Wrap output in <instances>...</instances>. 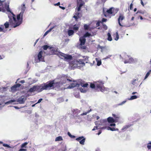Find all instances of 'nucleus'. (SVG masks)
Segmentation results:
<instances>
[{
	"mask_svg": "<svg viewBox=\"0 0 151 151\" xmlns=\"http://www.w3.org/2000/svg\"><path fill=\"white\" fill-rule=\"evenodd\" d=\"M82 2V0H77L78 4H79V3Z\"/></svg>",
	"mask_w": 151,
	"mask_h": 151,
	"instance_id": "6e6d98bb",
	"label": "nucleus"
},
{
	"mask_svg": "<svg viewBox=\"0 0 151 151\" xmlns=\"http://www.w3.org/2000/svg\"><path fill=\"white\" fill-rule=\"evenodd\" d=\"M132 6H133V4L132 3H131L130 5V9L131 10H132Z\"/></svg>",
	"mask_w": 151,
	"mask_h": 151,
	"instance_id": "13d9d810",
	"label": "nucleus"
},
{
	"mask_svg": "<svg viewBox=\"0 0 151 151\" xmlns=\"http://www.w3.org/2000/svg\"><path fill=\"white\" fill-rule=\"evenodd\" d=\"M80 41V45H84L85 44L86 40L83 37H81L79 39Z\"/></svg>",
	"mask_w": 151,
	"mask_h": 151,
	"instance_id": "2eb2a0df",
	"label": "nucleus"
},
{
	"mask_svg": "<svg viewBox=\"0 0 151 151\" xmlns=\"http://www.w3.org/2000/svg\"><path fill=\"white\" fill-rule=\"evenodd\" d=\"M141 4H142V5L143 6H144V4L142 1V0H141Z\"/></svg>",
	"mask_w": 151,
	"mask_h": 151,
	"instance_id": "680f3d73",
	"label": "nucleus"
},
{
	"mask_svg": "<svg viewBox=\"0 0 151 151\" xmlns=\"http://www.w3.org/2000/svg\"><path fill=\"white\" fill-rule=\"evenodd\" d=\"M101 131H100L97 134L98 135H99L101 133Z\"/></svg>",
	"mask_w": 151,
	"mask_h": 151,
	"instance_id": "e2e57ef3",
	"label": "nucleus"
},
{
	"mask_svg": "<svg viewBox=\"0 0 151 151\" xmlns=\"http://www.w3.org/2000/svg\"><path fill=\"white\" fill-rule=\"evenodd\" d=\"M81 7H80V6H78V7L77 8V10L78 11H80V9H81Z\"/></svg>",
	"mask_w": 151,
	"mask_h": 151,
	"instance_id": "5fc2aeb1",
	"label": "nucleus"
},
{
	"mask_svg": "<svg viewBox=\"0 0 151 151\" xmlns=\"http://www.w3.org/2000/svg\"><path fill=\"white\" fill-rule=\"evenodd\" d=\"M74 31L72 30H69L68 31V35L69 36H71L74 34Z\"/></svg>",
	"mask_w": 151,
	"mask_h": 151,
	"instance_id": "4be33fe9",
	"label": "nucleus"
},
{
	"mask_svg": "<svg viewBox=\"0 0 151 151\" xmlns=\"http://www.w3.org/2000/svg\"><path fill=\"white\" fill-rule=\"evenodd\" d=\"M20 86H21V85L19 83L17 84L14 85V86H13L11 88V91H15L16 90V88H17L19 87H20Z\"/></svg>",
	"mask_w": 151,
	"mask_h": 151,
	"instance_id": "f8f14e48",
	"label": "nucleus"
},
{
	"mask_svg": "<svg viewBox=\"0 0 151 151\" xmlns=\"http://www.w3.org/2000/svg\"><path fill=\"white\" fill-rule=\"evenodd\" d=\"M68 134L69 137L72 138H75V136L71 135L70 133L69 132H68Z\"/></svg>",
	"mask_w": 151,
	"mask_h": 151,
	"instance_id": "e433bc0d",
	"label": "nucleus"
},
{
	"mask_svg": "<svg viewBox=\"0 0 151 151\" xmlns=\"http://www.w3.org/2000/svg\"><path fill=\"white\" fill-rule=\"evenodd\" d=\"M83 137H84L83 136L79 137L78 138H76V140H77L78 141H81L83 138Z\"/></svg>",
	"mask_w": 151,
	"mask_h": 151,
	"instance_id": "f704fd0d",
	"label": "nucleus"
},
{
	"mask_svg": "<svg viewBox=\"0 0 151 151\" xmlns=\"http://www.w3.org/2000/svg\"><path fill=\"white\" fill-rule=\"evenodd\" d=\"M60 7L63 9H65V8L64 7H61L60 6Z\"/></svg>",
	"mask_w": 151,
	"mask_h": 151,
	"instance_id": "69168bd1",
	"label": "nucleus"
},
{
	"mask_svg": "<svg viewBox=\"0 0 151 151\" xmlns=\"http://www.w3.org/2000/svg\"><path fill=\"white\" fill-rule=\"evenodd\" d=\"M119 39V35L118 34V33L116 32V37L115 39V40L116 41H117Z\"/></svg>",
	"mask_w": 151,
	"mask_h": 151,
	"instance_id": "a19ab883",
	"label": "nucleus"
},
{
	"mask_svg": "<svg viewBox=\"0 0 151 151\" xmlns=\"http://www.w3.org/2000/svg\"><path fill=\"white\" fill-rule=\"evenodd\" d=\"M7 11L8 12L11 13L12 14V13H13L12 12L10 11V8L9 7V6H8L7 8Z\"/></svg>",
	"mask_w": 151,
	"mask_h": 151,
	"instance_id": "58836bf2",
	"label": "nucleus"
},
{
	"mask_svg": "<svg viewBox=\"0 0 151 151\" xmlns=\"http://www.w3.org/2000/svg\"><path fill=\"white\" fill-rule=\"evenodd\" d=\"M113 8V7H111L109 9L107 10L106 11L109 14H112V9Z\"/></svg>",
	"mask_w": 151,
	"mask_h": 151,
	"instance_id": "a878e982",
	"label": "nucleus"
},
{
	"mask_svg": "<svg viewBox=\"0 0 151 151\" xmlns=\"http://www.w3.org/2000/svg\"><path fill=\"white\" fill-rule=\"evenodd\" d=\"M124 16L123 15L121 14H119V17L118 19V23L120 26H122V25L120 23V20L121 21H122V20H123L124 19Z\"/></svg>",
	"mask_w": 151,
	"mask_h": 151,
	"instance_id": "6e6552de",
	"label": "nucleus"
},
{
	"mask_svg": "<svg viewBox=\"0 0 151 151\" xmlns=\"http://www.w3.org/2000/svg\"><path fill=\"white\" fill-rule=\"evenodd\" d=\"M126 102V101H124L122 102L121 103L119 104V105H122L123 104H124V103H125Z\"/></svg>",
	"mask_w": 151,
	"mask_h": 151,
	"instance_id": "de8ad7c7",
	"label": "nucleus"
},
{
	"mask_svg": "<svg viewBox=\"0 0 151 151\" xmlns=\"http://www.w3.org/2000/svg\"><path fill=\"white\" fill-rule=\"evenodd\" d=\"M91 34L90 33H88V32H87L86 33V34L84 35V36L83 37H89L90 36H91Z\"/></svg>",
	"mask_w": 151,
	"mask_h": 151,
	"instance_id": "cd10ccee",
	"label": "nucleus"
},
{
	"mask_svg": "<svg viewBox=\"0 0 151 151\" xmlns=\"http://www.w3.org/2000/svg\"><path fill=\"white\" fill-rule=\"evenodd\" d=\"M55 27H53L50 28L49 29L46 31L44 35V36H45L49 32H50Z\"/></svg>",
	"mask_w": 151,
	"mask_h": 151,
	"instance_id": "412c9836",
	"label": "nucleus"
},
{
	"mask_svg": "<svg viewBox=\"0 0 151 151\" xmlns=\"http://www.w3.org/2000/svg\"><path fill=\"white\" fill-rule=\"evenodd\" d=\"M80 85H81V86L82 87H87L89 85V82H88V83H81Z\"/></svg>",
	"mask_w": 151,
	"mask_h": 151,
	"instance_id": "6ab92c4d",
	"label": "nucleus"
},
{
	"mask_svg": "<svg viewBox=\"0 0 151 151\" xmlns=\"http://www.w3.org/2000/svg\"><path fill=\"white\" fill-rule=\"evenodd\" d=\"M138 13L141 14H143V12L142 11H138L137 12L136 14H137Z\"/></svg>",
	"mask_w": 151,
	"mask_h": 151,
	"instance_id": "8fccbe9b",
	"label": "nucleus"
},
{
	"mask_svg": "<svg viewBox=\"0 0 151 151\" xmlns=\"http://www.w3.org/2000/svg\"><path fill=\"white\" fill-rule=\"evenodd\" d=\"M9 22H6L5 24H4V26L5 27V28H7L8 27H9V24L10 25H11V26H12L14 28V27L13 26V25H12V24H10V22H9V20H10V18L11 19H12V20H13V15L12 16V17H9Z\"/></svg>",
	"mask_w": 151,
	"mask_h": 151,
	"instance_id": "4468645a",
	"label": "nucleus"
},
{
	"mask_svg": "<svg viewBox=\"0 0 151 151\" xmlns=\"http://www.w3.org/2000/svg\"><path fill=\"white\" fill-rule=\"evenodd\" d=\"M107 120L109 123H113L117 122V119H114L111 117H109L107 119Z\"/></svg>",
	"mask_w": 151,
	"mask_h": 151,
	"instance_id": "9b49d317",
	"label": "nucleus"
},
{
	"mask_svg": "<svg viewBox=\"0 0 151 151\" xmlns=\"http://www.w3.org/2000/svg\"><path fill=\"white\" fill-rule=\"evenodd\" d=\"M5 1L4 0L3 1L0 0V6H1L2 5V3Z\"/></svg>",
	"mask_w": 151,
	"mask_h": 151,
	"instance_id": "3c124183",
	"label": "nucleus"
},
{
	"mask_svg": "<svg viewBox=\"0 0 151 151\" xmlns=\"http://www.w3.org/2000/svg\"><path fill=\"white\" fill-rule=\"evenodd\" d=\"M95 85L97 89H99L102 92L107 91L109 89L105 88L104 86V83L102 81H95Z\"/></svg>",
	"mask_w": 151,
	"mask_h": 151,
	"instance_id": "7ed1b4c3",
	"label": "nucleus"
},
{
	"mask_svg": "<svg viewBox=\"0 0 151 151\" xmlns=\"http://www.w3.org/2000/svg\"><path fill=\"white\" fill-rule=\"evenodd\" d=\"M63 139L62 138V137L61 136H59L57 137L55 139V141H61L63 140Z\"/></svg>",
	"mask_w": 151,
	"mask_h": 151,
	"instance_id": "393cba45",
	"label": "nucleus"
},
{
	"mask_svg": "<svg viewBox=\"0 0 151 151\" xmlns=\"http://www.w3.org/2000/svg\"><path fill=\"white\" fill-rule=\"evenodd\" d=\"M100 23L99 22H97V23L96 24V27H98L99 26Z\"/></svg>",
	"mask_w": 151,
	"mask_h": 151,
	"instance_id": "bf43d9fd",
	"label": "nucleus"
},
{
	"mask_svg": "<svg viewBox=\"0 0 151 151\" xmlns=\"http://www.w3.org/2000/svg\"><path fill=\"white\" fill-rule=\"evenodd\" d=\"M96 60L97 62V65L99 66H100L101 64V60H99V59L97 58H96Z\"/></svg>",
	"mask_w": 151,
	"mask_h": 151,
	"instance_id": "5701e85b",
	"label": "nucleus"
},
{
	"mask_svg": "<svg viewBox=\"0 0 151 151\" xmlns=\"http://www.w3.org/2000/svg\"><path fill=\"white\" fill-rule=\"evenodd\" d=\"M25 5V4L23 3L19 7V9L21 11V12L17 15V19L15 17V15L12 13L13 20L10 18L9 22L10 24H12L14 27H16L22 23L24 13L26 8Z\"/></svg>",
	"mask_w": 151,
	"mask_h": 151,
	"instance_id": "f257e3e1",
	"label": "nucleus"
},
{
	"mask_svg": "<svg viewBox=\"0 0 151 151\" xmlns=\"http://www.w3.org/2000/svg\"><path fill=\"white\" fill-rule=\"evenodd\" d=\"M137 81V80L135 79L133 80L132 81V84L133 85H134L136 84V82Z\"/></svg>",
	"mask_w": 151,
	"mask_h": 151,
	"instance_id": "ea45409f",
	"label": "nucleus"
},
{
	"mask_svg": "<svg viewBox=\"0 0 151 151\" xmlns=\"http://www.w3.org/2000/svg\"><path fill=\"white\" fill-rule=\"evenodd\" d=\"M3 30V29L1 28V27H0V31L2 32Z\"/></svg>",
	"mask_w": 151,
	"mask_h": 151,
	"instance_id": "0e129e2a",
	"label": "nucleus"
},
{
	"mask_svg": "<svg viewBox=\"0 0 151 151\" xmlns=\"http://www.w3.org/2000/svg\"><path fill=\"white\" fill-rule=\"evenodd\" d=\"M89 84L90 87L92 88H94L96 87L95 81L93 82V83L89 82Z\"/></svg>",
	"mask_w": 151,
	"mask_h": 151,
	"instance_id": "f3484780",
	"label": "nucleus"
},
{
	"mask_svg": "<svg viewBox=\"0 0 151 151\" xmlns=\"http://www.w3.org/2000/svg\"><path fill=\"white\" fill-rule=\"evenodd\" d=\"M3 146H4V147H10L7 144H4L3 145Z\"/></svg>",
	"mask_w": 151,
	"mask_h": 151,
	"instance_id": "c03bdc74",
	"label": "nucleus"
},
{
	"mask_svg": "<svg viewBox=\"0 0 151 151\" xmlns=\"http://www.w3.org/2000/svg\"><path fill=\"white\" fill-rule=\"evenodd\" d=\"M106 21V19H105V18H103L102 19V22H105Z\"/></svg>",
	"mask_w": 151,
	"mask_h": 151,
	"instance_id": "864d4df0",
	"label": "nucleus"
},
{
	"mask_svg": "<svg viewBox=\"0 0 151 151\" xmlns=\"http://www.w3.org/2000/svg\"><path fill=\"white\" fill-rule=\"evenodd\" d=\"M43 54V52L42 51H41L39 52L37 56V58H35V63H37L40 61L44 62V58L42 56Z\"/></svg>",
	"mask_w": 151,
	"mask_h": 151,
	"instance_id": "20e7f679",
	"label": "nucleus"
},
{
	"mask_svg": "<svg viewBox=\"0 0 151 151\" xmlns=\"http://www.w3.org/2000/svg\"><path fill=\"white\" fill-rule=\"evenodd\" d=\"M43 49L45 50H47V48H49L50 49V50L52 49V50L53 51H54V52H55L57 50V49L53 48H52L51 47H49V46H48L47 45H44L43 46Z\"/></svg>",
	"mask_w": 151,
	"mask_h": 151,
	"instance_id": "9d476101",
	"label": "nucleus"
},
{
	"mask_svg": "<svg viewBox=\"0 0 151 151\" xmlns=\"http://www.w3.org/2000/svg\"><path fill=\"white\" fill-rule=\"evenodd\" d=\"M76 64L78 66V65H81L82 66H84L85 65V64L84 63L83 60L82 59H79L76 60Z\"/></svg>",
	"mask_w": 151,
	"mask_h": 151,
	"instance_id": "0eeeda50",
	"label": "nucleus"
},
{
	"mask_svg": "<svg viewBox=\"0 0 151 151\" xmlns=\"http://www.w3.org/2000/svg\"><path fill=\"white\" fill-rule=\"evenodd\" d=\"M137 98V96L136 95L132 96H131L130 98L128 99V100H132L133 99H136Z\"/></svg>",
	"mask_w": 151,
	"mask_h": 151,
	"instance_id": "aec40b11",
	"label": "nucleus"
},
{
	"mask_svg": "<svg viewBox=\"0 0 151 151\" xmlns=\"http://www.w3.org/2000/svg\"><path fill=\"white\" fill-rule=\"evenodd\" d=\"M42 100V99H40L38 102L36 103V104H38V103H40V102H41V101Z\"/></svg>",
	"mask_w": 151,
	"mask_h": 151,
	"instance_id": "a18cd8bd",
	"label": "nucleus"
},
{
	"mask_svg": "<svg viewBox=\"0 0 151 151\" xmlns=\"http://www.w3.org/2000/svg\"><path fill=\"white\" fill-rule=\"evenodd\" d=\"M28 144V143L27 142H25L23 144H22L21 145V147L23 148L24 147H25V146L27 145Z\"/></svg>",
	"mask_w": 151,
	"mask_h": 151,
	"instance_id": "473e14b6",
	"label": "nucleus"
},
{
	"mask_svg": "<svg viewBox=\"0 0 151 151\" xmlns=\"http://www.w3.org/2000/svg\"><path fill=\"white\" fill-rule=\"evenodd\" d=\"M129 127V125L128 126V125L124 127H123L122 129V130H123L124 129H127V128H128V127Z\"/></svg>",
	"mask_w": 151,
	"mask_h": 151,
	"instance_id": "37998d69",
	"label": "nucleus"
},
{
	"mask_svg": "<svg viewBox=\"0 0 151 151\" xmlns=\"http://www.w3.org/2000/svg\"><path fill=\"white\" fill-rule=\"evenodd\" d=\"M73 18H75L76 19H77V17L76 16H73Z\"/></svg>",
	"mask_w": 151,
	"mask_h": 151,
	"instance_id": "774afa93",
	"label": "nucleus"
},
{
	"mask_svg": "<svg viewBox=\"0 0 151 151\" xmlns=\"http://www.w3.org/2000/svg\"><path fill=\"white\" fill-rule=\"evenodd\" d=\"M137 93V92H132V95H134V94H135V93Z\"/></svg>",
	"mask_w": 151,
	"mask_h": 151,
	"instance_id": "338daca9",
	"label": "nucleus"
},
{
	"mask_svg": "<svg viewBox=\"0 0 151 151\" xmlns=\"http://www.w3.org/2000/svg\"><path fill=\"white\" fill-rule=\"evenodd\" d=\"M19 82H20L21 83H24V80H22V81H19Z\"/></svg>",
	"mask_w": 151,
	"mask_h": 151,
	"instance_id": "052dcab7",
	"label": "nucleus"
},
{
	"mask_svg": "<svg viewBox=\"0 0 151 151\" xmlns=\"http://www.w3.org/2000/svg\"><path fill=\"white\" fill-rule=\"evenodd\" d=\"M55 84L54 81H50L46 83H44L40 86L35 85L36 91L38 92H41L43 90L52 89Z\"/></svg>",
	"mask_w": 151,
	"mask_h": 151,
	"instance_id": "f03ea898",
	"label": "nucleus"
},
{
	"mask_svg": "<svg viewBox=\"0 0 151 151\" xmlns=\"http://www.w3.org/2000/svg\"><path fill=\"white\" fill-rule=\"evenodd\" d=\"M135 62V60L132 58H129L128 60H126L124 61L125 63H134Z\"/></svg>",
	"mask_w": 151,
	"mask_h": 151,
	"instance_id": "dca6fc26",
	"label": "nucleus"
},
{
	"mask_svg": "<svg viewBox=\"0 0 151 151\" xmlns=\"http://www.w3.org/2000/svg\"><path fill=\"white\" fill-rule=\"evenodd\" d=\"M35 91H36V89L35 86H34L32 88H30L29 91H28V92H33Z\"/></svg>",
	"mask_w": 151,
	"mask_h": 151,
	"instance_id": "a211bd4d",
	"label": "nucleus"
},
{
	"mask_svg": "<svg viewBox=\"0 0 151 151\" xmlns=\"http://www.w3.org/2000/svg\"><path fill=\"white\" fill-rule=\"evenodd\" d=\"M112 116L114 117L115 119H117V121H118V119L120 117L119 115H116L114 114H112Z\"/></svg>",
	"mask_w": 151,
	"mask_h": 151,
	"instance_id": "c756f323",
	"label": "nucleus"
},
{
	"mask_svg": "<svg viewBox=\"0 0 151 151\" xmlns=\"http://www.w3.org/2000/svg\"><path fill=\"white\" fill-rule=\"evenodd\" d=\"M80 91L82 93H85L86 92L87 90L83 88H80Z\"/></svg>",
	"mask_w": 151,
	"mask_h": 151,
	"instance_id": "2f4dec72",
	"label": "nucleus"
},
{
	"mask_svg": "<svg viewBox=\"0 0 151 151\" xmlns=\"http://www.w3.org/2000/svg\"><path fill=\"white\" fill-rule=\"evenodd\" d=\"M73 82L67 88L70 89L73 88H74L76 86H77L78 85L76 82L73 81Z\"/></svg>",
	"mask_w": 151,
	"mask_h": 151,
	"instance_id": "1a4fd4ad",
	"label": "nucleus"
},
{
	"mask_svg": "<svg viewBox=\"0 0 151 151\" xmlns=\"http://www.w3.org/2000/svg\"><path fill=\"white\" fill-rule=\"evenodd\" d=\"M83 2H80L79 3V4H78L79 5V6L81 7L83 5Z\"/></svg>",
	"mask_w": 151,
	"mask_h": 151,
	"instance_id": "79ce46f5",
	"label": "nucleus"
},
{
	"mask_svg": "<svg viewBox=\"0 0 151 151\" xmlns=\"http://www.w3.org/2000/svg\"><path fill=\"white\" fill-rule=\"evenodd\" d=\"M26 150H27L25 149H21L19 150V151H26Z\"/></svg>",
	"mask_w": 151,
	"mask_h": 151,
	"instance_id": "603ef678",
	"label": "nucleus"
},
{
	"mask_svg": "<svg viewBox=\"0 0 151 151\" xmlns=\"http://www.w3.org/2000/svg\"><path fill=\"white\" fill-rule=\"evenodd\" d=\"M15 101V100H11L8 102H7L5 103V104H11L12 102H14Z\"/></svg>",
	"mask_w": 151,
	"mask_h": 151,
	"instance_id": "bb28decb",
	"label": "nucleus"
},
{
	"mask_svg": "<svg viewBox=\"0 0 151 151\" xmlns=\"http://www.w3.org/2000/svg\"><path fill=\"white\" fill-rule=\"evenodd\" d=\"M108 130H110L111 131H116V130H118V129H115V128H111L110 127H108Z\"/></svg>",
	"mask_w": 151,
	"mask_h": 151,
	"instance_id": "7c9ffc66",
	"label": "nucleus"
},
{
	"mask_svg": "<svg viewBox=\"0 0 151 151\" xmlns=\"http://www.w3.org/2000/svg\"><path fill=\"white\" fill-rule=\"evenodd\" d=\"M98 129V126L95 127H94V128L92 129V131H94L96 129Z\"/></svg>",
	"mask_w": 151,
	"mask_h": 151,
	"instance_id": "09e8293b",
	"label": "nucleus"
},
{
	"mask_svg": "<svg viewBox=\"0 0 151 151\" xmlns=\"http://www.w3.org/2000/svg\"><path fill=\"white\" fill-rule=\"evenodd\" d=\"M96 123V124L97 125ZM107 123V120L106 119H101L100 121H99L97 122V124L101 126H104L106 125Z\"/></svg>",
	"mask_w": 151,
	"mask_h": 151,
	"instance_id": "423d86ee",
	"label": "nucleus"
},
{
	"mask_svg": "<svg viewBox=\"0 0 151 151\" xmlns=\"http://www.w3.org/2000/svg\"><path fill=\"white\" fill-rule=\"evenodd\" d=\"M151 72V69L146 74V76H149Z\"/></svg>",
	"mask_w": 151,
	"mask_h": 151,
	"instance_id": "49530a36",
	"label": "nucleus"
},
{
	"mask_svg": "<svg viewBox=\"0 0 151 151\" xmlns=\"http://www.w3.org/2000/svg\"><path fill=\"white\" fill-rule=\"evenodd\" d=\"M90 111H88L87 112H84L83 113V114H81V115L82 116H83V115H86L88 113L90 112Z\"/></svg>",
	"mask_w": 151,
	"mask_h": 151,
	"instance_id": "4c0bfd02",
	"label": "nucleus"
},
{
	"mask_svg": "<svg viewBox=\"0 0 151 151\" xmlns=\"http://www.w3.org/2000/svg\"><path fill=\"white\" fill-rule=\"evenodd\" d=\"M115 125L116 124H111L110 125L111 126H115Z\"/></svg>",
	"mask_w": 151,
	"mask_h": 151,
	"instance_id": "4d7b16f0",
	"label": "nucleus"
},
{
	"mask_svg": "<svg viewBox=\"0 0 151 151\" xmlns=\"http://www.w3.org/2000/svg\"><path fill=\"white\" fill-rule=\"evenodd\" d=\"M59 56L60 58V56L63 57L66 60H70L72 58V57L71 55H66L63 53H60Z\"/></svg>",
	"mask_w": 151,
	"mask_h": 151,
	"instance_id": "39448f33",
	"label": "nucleus"
},
{
	"mask_svg": "<svg viewBox=\"0 0 151 151\" xmlns=\"http://www.w3.org/2000/svg\"><path fill=\"white\" fill-rule=\"evenodd\" d=\"M107 36H108V38H107L108 40L109 41H112V39L111 37V34L110 33H108L107 34Z\"/></svg>",
	"mask_w": 151,
	"mask_h": 151,
	"instance_id": "b1692460",
	"label": "nucleus"
},
{
	"mask_svg": "<svg viewBox=\"0 0 151 151\" xmlns=\"http://www.w3.org/2000/svg\"><path fill=\"white\" fill-rule=\"evenodd\" d=\"M26 100V99L22 97L19 98L18 99L17 101L20 104H23L25 101Z\"/></svg>",
	"mask_w": 151,
	"mask_h": 151,
	"instance_id": "ddd939ff",
	"label": "nucleus"
},
{
	"mask_svg": "<svg viewBox=\"0 0 151 151\" xmlns=\"http://www.w3.org/2000/svg\"><path fill=\"white\" fill-rule=\"evenodd\" d=\"M84 29L85 30H88V29L89 27L87 25L85 24L84 25Z\"/></svg>",
	"mask_w": 151,
	"mask_h": 151,
	"instance_id": "c9c22d12",
	"label": "nucleus"
},
{
	"mask_svg": "<svg viewBox=\"0 0 151 151\" xmlns=\"http://www.w3.org/2000/svg\"><path fill=\"white\" fill-rule=\"evenodd\" d=\"M85 140V139L83 138L81 141H79L80 143L82 145H84Z\"/></svg>",
	"mask_w": 151,
	"mask_h": 151,
	"instance_id": "c85d7f7f",
	"label": "nucleus"
},
{
	"mask_svg": "<svg viewBox=\"0 0 151 151\" xmlns=\"http://www.w3.org/2000/svg\"><path fill=\"white\" fill-rule=\"evenodd\" d=\"M73 29L75 30H77L78 29L79 27L75 25L74 26Z\"/></svg>",
	"mask_w": 151,
	"mask_h": 151,
	"instance_id": "72a5a7b5",
	"label": "nucleus"
}]
</instances>
